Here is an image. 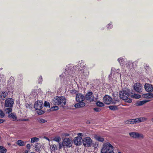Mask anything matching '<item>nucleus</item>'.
<instances>
[{"label": "nucleus", "instance_id": "1", "mask_svg": "<svg viewBox=\"0 0 153 153\" xmlns=\"http://www.w3.org/2000/svg\"><path fill=\"white\" fill-rule=\"evenodd\" d=\"M129 95V91L127 89L123 90L119 93L120 98L125 100V102L128 103L132 102V100L128 98Z\"/></svg>", "mask_w": 153, "mask_h": 153}, {"label": "nucleus", "instance_id": "2", "mask_svg": "<svg viewBox=\"0 0 153 153\" xmlns=\"http://www.w3.org/2000/svg\"><path fill=\"white\" fill-rule=\"evenodd\" d=\"M53 103L55 105H61L62 106H64L66 103V100L63 97L56 96L53 99Z\"/></svg>", "mask_w": 153, "mask_h": 153}, {"label": "nucleus", "instance_id": "3", "mask_svg": "<svg viewBox=\"0 0 153 153\" xmlns=\"http://www.w3.org/2000/svg\"><path fill=\"white\" fill-rule=\"evenodd\" d=\"M101 153H114L112 146L109 143H105L102 149Z\"/></svg>", "mask_w": 153, "mask_h": 153}, {"label": "nucleus", "instance_id": "4", "mask_svg": "<svg viewBox=\"0 0 153 153\" xmlns=\"http://www.w3.org/2000/svg\"><path fill=\"white\" fill-rule=\"evenodd\" d=\"M43 105V102L41 101H37L34 104V108L38 110L37 113L39 114H42L44 113V111L41 110Z\"/></svg>", "mask_w": 153, "mask_h": 153}, {"label": "nucleus", "instance_id": "5", "mask_svg": "<svg viewBox=\"0 0 153 153\" xmlns=\"http://www.w3.org/2000/svg\"><path fill=\"white\" fill-rule=\"evenodd\" d=\"M112 98L110 96L106 95L103 97V101L107 105H109L112 103L114 104H116L117 103H119V101L117 100L115 102L112 101Z\"/></svg>", "mask_w": 153, "mask_h": 153}, {"label": "nucleus", "instance_id": "6", "mask_svg": "<svg viewBox=\"0 0 153 153\" xmlns=\"http://www.w3.org/2000/svg\"><path fill=\"white\" fill-rule=\"evenodd\" d=\"M85 64L83 62L79 63L76 66V69L78 71L80 70V71H79V72L80 73L82 74L83 73L84 75H88L89 74V72L87 71L86 73H85L84 72V71L83 70V69L85 67Z\"/></svg>", "mask_w": 153, "mask_h": 153}, {"label": "nucleus", "instance_id": "7", "mask_svg": "<svg viewBox=\"0 0 153 153\" xmlns=\"http://www.w3.org/2000/svg\"><path fill=\"white\" fill-rule=\"evenodd\" d=\"M129 135L131 137L135 139H142L144 137V136L143 134L137 132H130L129 133Z\"/></svg>", "mask_w": 153, "mask_h": 153}, {"label": "nucleus", "instance_id": "8", "mask_svg": "<svg viewBox=\"0 0 153 153\" xmlns=\"http://www.w3.org/2000/svg\"><path fill=\"white\" fill-rule=\"evenodd\" d=\"M97 97V95H96ZM85 98L88 101L91 102L97 100V97L95 98L91 92H89L86 94Z\"/></svg>", "mask_w": 153, "mask_h": 153}, {"label": "nucleus", "instance_id": "9", "mask_svg": "<svg viewBox=\"0 0 153 153\" xmlns=\"http://www.w3.org/2000/svg\"><path fill=\"white\" fill-rule=\"evenodd\" d=\"M92 143V140L89 137H87L85 138L83 140V145L85 146H91Z\"/></svg>", "mask_w": 153, "mask_h": 153}, {"label": "nucleus", "instance_id": "10", "mask_svg": "<svg viewBox=\"0 0 153 153\" xmlns=\"http://www.w3.org/2000/svg\"><path fill=\"white\" fill-rule=\"evenodd\" d=\"M72 141L71 139L66 138L64 139L63 144L64 146H65L67 147H70L72 146Z\"/></svg>", "mask_w": 153, "mask_h": 153}, {"label": "nucleus", "instance_id": "11", "mask_svg": "<svg viewBox=\"0 0 153 153\" xmlns=\"http://www.w3.org/2000/svg\"><path fill=\"white\" fill-rule=\"evenodd\" d=\"M134 90L137 92L140 93L142 92V86L139 83H137L134 85Z\"/></svg>", "mask_w": 153, "mask_h": 153}, {"label": "nucleus", "instance_id": "12", "mask_svg": "<svg viewBox=\"0 0 153 153\" xmlns=\"http://www.w3.org/2000/svg\"><path fill=\"white\" fill-rule=\"evenodd\" d=\"M14 103L13 100L11 98H8L5 101V105L6 107L11 108L13 106Z\"/></svg>", "mask_w": 153, "mask_h": 153}, {"label": "nucleus", "instance_id": "13", "mask_svg": "<svg viewBox=\"0 0 153 153\" xmlns=\"http://www.w3.org/2000/svg\"><path fill=\"white\" fill-rule=\"evenodd\" d=\"M85 98L84 96L82 94L79 93L76 94V100L77 102H82Z\"/></svg>", "mask_w": 153, "mask_h": 153}, {"label": "nucleus", "instance_id": "14", "mask_svg": "<svg viewBox=\"0 0 153 153\" xmlns=\"http://www.w3.org/2000/svg\"><path fill=\"white\" fill-rule=\"evenodd\" d=\"M144 88L148 92H151L153 91V86L151 84L146 83L144 85Z\"/></svg>", "mask_w": 153, "mask_h": 153}, {"label": "nucleus", "instance_id": "15", "mask_svg": "<svg viewBox=\"0 0 153 153\" xmlns=\"http://www.w3.org/2000/svg\"><path fill=\"white\" fill-rule=\"evenodd\" d=\"M82 140L80 137H75L74 140V142L76 145L79 146L81 144Z\"/></svg>", "mask_w": 153, "mask_h": 153}, {"label": "nucleus", "instance_id": "16", "mask_svg": "<svg viewBox=\"0 0 153 153\" xmlns=\"http://www.w3.org/2000/svg\"><path fill=\"white\" fill-rule=\"evenodd\" d=\"M8 94V92L7 91H3L0 92V98L3 100H4Z\"/></svg>", "mask_w": 153, "mask_h": 153}, {"label": "nucleus", "instance_id": "17", "mask_svg": "<svg viewBox=\"0 0 153 153\" xmlns=\"http://www.w3.org/2000/svg\"><path fill=\"white\" fill-rule=\"evenodd\" d=\"M74 105V107L76 108H80L84 107L85 106V102H79Z\"/></svg>", "mask_w": 153, "mask_h": 153}, {"label": "nucleus", "instance_id": "18", "mask_svg": "<svg viewBox=\"0 0 153 153\" xmlns=\"http://www.w3.org/2000/svg\"><path fill=\"white\" fill-rule=\"evenodd\" d=\"M34 147L36 151L39 152L40 151V149L41 148V146L40 144L39 143H36L34 145Z\"/></svg>", "mask_w": 153, "mask_h": 153}, {"label": "nucleus", "instance_id": "19", "mask_svg": "<svg viewBox=\"0 0 153 153\" xmlns=\"http://www.w3.org/2000/svg\"><path fill=\"white\" fill-rule=\"evenodd\" d=\"M58 149L57 147L55 144H53L51 146V153H55V151Z\"/></svg>", "mask_w": 153, "mask_h": 153}, {"label": "nucleus", "instance_id": "20", "mask_svg": "<svg viewBox=\"0 0 153 153\" xmlns=\"http://www.w3.org/2000/svg\"><path fill=\"white\" fill-rule=\"evenodd\" d=\"M94 137L97 140L100 142H103L104 140L103 138L99 135H95Z\"/></svg>", "mask_w": 153, "mask_h": 153}, {"label": "nucleus", "instance_id": "21", "mask_svg": "<svg viewBox=\"0 0 153 153\" xmlns=\"http://www.w3.org/2000/svg\"><path fill=\"white\" fill-rule=\"evenodd\" d=\"M143 97L147 99H150L153 97V94L152 93H147L143 94Z\"/></svg>", "mask_w": 153, "mask_h": 153}, {"label": "nucleus", "instance_id": "22", "mask_svg": "<svg viewBox=\"0 0 153 153\" xmlns=\"http://www.w3.org/2000/svg\"><path fill=\"white\" fill-rule=\"evenodd\" d=\"M147 119L146 117H140L136 118L137 122V123H139L140 122H144L147 120Z\"/></svg>", "mask_w": 153, "mask_h": 153}, {"label": "nucleus", "instance_id": "23", "mask_svg": "<svg viewBox=\"0 0 153 153\" xmlns=\"http://www.w3.org/2000/svg\"><path fill=\"white\" fill-rule=\"evenodd\" d=\"M26 142L22 141L21 140H19L17 141L16 144L19 146H23L25 145Z\"/></svg>", "mask_w": 153, "mask_h": 153}, {"label": "nucleus", "instance_id": "24", "mask_svg": "<svg viewBox=\"0 0 153 153\" xmlns=\"http://www.w3.org/2000/svg\"><path fill=\"white\" fill-rule=\"evenodd\" d=\"M117 103L118 104V105H112L109 106L108 107L110 109L112 110H117V106L120 104V102L119 103ZM117 104V103L116 104Z\"/></svg>", "mask_w": 153, "mask_h": 153}, {"label": "nucleus", "instance_id": "25", "mask_svg": "<svg viewBox=\"0 0 153 153\" xmlns=\"http://www.w3.org/2000/svg\"><path fill=\"white\" fill-rule=\"evenodd\" d=\"M39 140V138L37 137H33L31 138V142L33 143L35 142H38Z\"/></svg>", "mask_w": 153, "mask_h": 153}, {"label": "nucleus", "instance_id": "26", "mask_svg": "<svg viewBox=\"0 0 153 153\" xmlns=\"http://www.w3.org/2000/svg\"><path fill=\"white\" fill-rule=\"evenodd\" d=\"M7 149L2 146H0V152L1 153H6Z\"/></svg>", "mask_w": 153, "mask_h": 153}, {"label": "nucleus", "instance_id": "27", "mask_svg": "<svg viewBox=\"0 0 153 153\" xmlns=\"http://www.w3.org/2000/svg\"><path fill=\"white\" fill-rule=\"evenodd\" d=\"M129 122L130 124H131L137 123L136 118L135 119H129Z\"/></svg>", "mask_w": 153, "mask_h": 153}, {"label": "nucleus", "instance_id": "28", "mask_svg": "<svg viewBox=\"0 0 153 153\" xmlns=\"http://www.w3.org/2000/svg\"><path fill=\"white\" fill-rule=\"evenodd\" d=\"M96 105L97 106H99V107H102L104 106V104L102 103V102H101L100 101H97L96 103Z\"/></svg>", "mask_w": 153, "mask_h": 153}, {"label": "nucleus", "instance_id": "29", "mask_svg": "<svg viewBox=\"0 0 153 153\" xmlns=\"http://www.w3.org/2000/svg\"><path fill=\"white\" fill-rule=\"evenodd\" d=\"M131 62H128L127 63H126V67L128 69H129L131 68Z\"/></svg>", "mask_w": 153, "mask_h": 153}, {"label": "nucleus", "instance_id": "30", "mask_svg": "<svg viewBox=\"0 0 153 153\" xmlns=\"http://www.w3.org/2000/svg\"><path fill=\"white\" fill-rule=\"evenodd\" d=\"M61 138L59 137H54L53 140L55 141H56L57 142H59L61 141Z\"/></svg>", "mask_w": 153, "mask_h": 153}, {"label": "nucleus", "instance_id": "31", "mask_svg": "<svg viewBox=\"0 0 153 153\" xmlns=\"http://www.w3.org/2000/svg\"><path fill=\"white\" fill-rule=\"evenodd\" d=\"M12 109L11 107L9 108H6L5 109V111L6 113H9L11 112Z\"/></svg>", "mask_w": 153, "mask_h": 153}, {"label": "nucleus", "instance_id": "32", "mask_svg": "<svg viewBox=\"0 0 153 153\" xmlns=\"http://www.w3.org/2000/svg\"><path fill=\"white\" fill-rule=\"evenodd\" d=\"M47 120H45L43 118H40L38 120V122L41 123H43L47 122Z\"/></svg>", "mask_w": 153, "mask_h": 153}, {"label": "nucleus", "instance_id": "33", "mask_svg": "<svg viewBox=\"0 0 153 153\" xmlns=\"http://www.w3.org/2000/svg\"><path fill=\"white\" fill-rule=\"evenodd\" d=\"M132 96L133 98L137 99H139L141 97V96L140 95L137 94H134L133 95H132Z\"/></svg>", "mask_w": 153, "mask_h": 153}, {"label": "nucleus", "instance_id": "34", "mask_svg": "<svg viewBox=\"0 0 153 153\" xmlns=\"http://www.w3.org/2000/svg\"><path fill=\"white\" fill-rule=\"evenodd\" d=\"M146 102L144 101H140L139 102H138L137 103V104L138 105H141Z\"/></svg>", "mask_w": 153, "mask_h": 153}, {"label": "nucleus", "instance_id": "35", "mask_svg": "<svg viewBox=\"0 0 153 153\" xmlns=\"http://www.w3.org/2000/svg\"><path fill=\"white\" fill-rule=\"evenodd\" d=\"M5 116V114L4 112L0 109V117L3 118Z\"/></svg>", "mask_w": 153, "mask_h": 153}, {"label": "nucleus", "instance_id": "36", "mask_svg": "<svg viewBox=\"0 0 153 153\" xmlns=\"http://www.w3.org/2000/svg\"><path fill=\"white\" fill-rule=\"evenodd\" d=\"M118 61L120 64V65H122L123 64L124 60L122 58H119L118 59Z\"/></svg>", "mask_w": 153, "mask_h": 153}, {"label": "nucleus", "instance_id": "37", "mask_svg": "<svg viewBox=\"0 0 153 153\" xmlns=\"http://www.w3.org/2000/svg\"><path fill=\"white\" fill-rule=\"evenodd\" d=\"M58 106H54L53 107H51V110H53V111H56V110H57L58 109Z\"/></svg>", "mask_w": 153, "mask_h": 153}, {"label": "nucleus", "instance_id": "38", "mask_svg": "<svg viewBox=\"0 0 153 153\" xmlns=\"http://www.w3.org/2000/svg\"><path fill=\"white\" fill-rule=\"evenodd\" d=\"M10 117L14 119H16V115L13 113H11L10 115Z\"/></svg>", "mask_w": 153, "mask_h": 153}, {"label": "nucleus", "instance_id": "39", "mask_svg": "<svg viewBox=\"0 0 153 153\" xmlns=\"http://www.w3.org/2000/svg\"><path fill=\"white\" fill-rule=\"evenodd\" d=\"M91 144L92 146L94 147L95 148H97L98 146V144L97 143H91Z\"/></svg>", "mask_w": 153, "mask_h": 153}, {"label": "nucleus", "instance_id": "40", "mask_svg": "<svg viewBox=\"0 0 153 153\" xmlns=\"http://www.w3.org/2000/svg\"><path fill=\"white\" fill-rule=\"evenodd\" d=\"M44 105L46 107H50V104L49 102H47L46 101H45L44 103Z\"/></svg>", "mask_w": 153, "mask_h": 153}, {"label": "nucleus", "instance_id": "41", "mask_svg": "<svg viewBox=\"0 0 153 153\" xmlns=\"http://www.w3.org/2000/svg\"><path fill=\"white\" fill-rule=\"evenodd\" d=\"M39 83H41L42 81V76H40L39 77V78L38 80Z\"/></svg>", "mask_w": 153, "mask_h": 153}, {"label": "nucleus", "instance_id": "42", "mask_svg": "<svg viewBox=\"0 0 153 153\" xmlns=\"http://www.w3.org/2000/svg\"><path fill=\"white\" fill-rule=\"evenodd\" d=\"M94 110L96 112H100L101 111V109L99 108H94Z\"/></svg>", "mask_w": 153, "mask_h": 153}, {"label": "nucleus", "instance_id": "43", "mask_svg": "<svg viewBox=\"0 0 153 153\" xmlns=\"http://www.w3.org/2000/svg\"><path fill=\"white\" fill-rule=\"evenodd\" d=\"M107 27L108 28V30L111 29L112 27V24H108L107 26Z\"/></svg>", "mask_w": 153, "mask_h": 153}, {"label": "nucleus", "instance_id": "44", "mask_svg": "<svg viewBox=\"0 0 153 153\" xmlns=\"http://www.w3.org/2000/svg\"><path fill=\"white\" fill-rule=\"evenodd\" d=\"M26 147L28 149H29V150L30 149V144H27V145L26 146Z\"/></svg>", "mask_w": 153, "mask_h": 153}, {"label": "nucleus", "instance_id": "45", "mask_svg": "<svg viewBox=\"0 0 153 153\" xmlns=\"http://www.w3.org/2000/svg\"><path fill=\"white\" fill-rule=\"evenodd\" d=\"M25 106L27 108H30V105L28 103H27L26 104Z\"/></svg>", "mask_w": 153, "mask_h": 153}, {"label": "nucleus", "instance_id": "46", "mask_svg": "<svg viewBox=\"0 0 153 153\" xmlns=\"http://www.w3.org/2000/svg\"><path fill=\"white\" fill-rule=\"evenodd\" d=\"M59 148L60 149H61L62 147L63 146H64L63 144L62 143V144L61 143H59Z\"/></svg>", "mask_w": 153, "mask_h": 153}, {"label": "nucleus", "instance_id": "47", "mask_svg": "<svg viewBox=\"0 0 153 153\" xmlns=\"http://www.w3.org/2000/svg\"><path fill=\"white\" fill-rule=\"evenodd\" d=\"M129 120H127L125 121V123L126 124H130Z\"/></svg>", "mask_w": 153, "mask_h": 153}, {"label": "nucleus", "instance_id": "48", "mask_svg": "<svg viewBox=\"0 0 153 153\" xmlns=\"http://www.w3.org/2000/svg\"><path fill=\"white\" fill-rule=\"evenodd\" d=\"M78 135V137H80L82 136L83 135V134L82 133H79L77 134Z\"/></svg>", "mask_w": 153, "mask_h": 153}, {"label": "nucleus", "instance_id": "49", "mask_svg": "<svg viewBox=\"0 0 153 153\" xmlns=\"http://www.w3.org/2000/svg\"><path fill=\"white\" fill-rule=\"evenodd\" d=\"M120 71L119 69H117L116 70V73H119L120 72Z\"/></svg>", "mask_w": 153, "mask_h": 153}, {"label": "nucleus", "instance_id": "50", "mask_svg": "<svg viewBox=\"0 0 153 153\" xmlns=\"http://www.w3.org/2000/svg\"><path fill=\"white\" fill-rule=\"evenodd\" d=\"M4 122L3 120L2 119H0V123H3Z\"/></svg>", "mask_w": 153, "mask_h": 153}, {"label": "nucleus", "instance_id": "51", "mask_svg": "<svg viewBox=\"0 0 153 153\" xmlns=\"http://www.w3.org/2000/svg\"><path fill=\"white\" fill-rule=\"evenodd\" d=\"M23 121H27L28 120V119H24L23 120H22Z\"/></svg>", "mask_w": 153, "mask_h": 153}, {"label": "nucleus", "instance_id": "52", "mask_svg": "<svg viewBox=\"0 0 153 153\" xmlns=\"http://www.w3.org/2000/svg\"><path fill=\"white\" fill-rule=\"evenodd\" d=\"M11 79L13 80V77H11L9 80V81H11Z\"/></svg>", "mask_w": 153, "mask_h": 153}, {"label": "nucleus", "instance_id": "53", "mask_svg": "<svg viewBox=\"0 0 153 153\" xmlns=\"http://www.w3.org/2000/svg\"><path fill=\"white\" fill-rule=\"evenodd\" d=\"M115 70V69L114 68H112L111 69V71H114V70Z\"/></svg>", "mask_w": 153, "mask_h": 153}, {"label": "nucleus", "instance_id": "54", "mask_svg": "<svg viewBox=\"0 0 153 153\" xmlns=\"http://www.w3.org/2000/svg\"><path fill=\"white\" fill-rule=\"evenodd\" d=\"M25 153H28V151L27 150L25 151Z\"/></svg>", "mask_w": 153, "mask_h": 153}, {"label": "nucleus", "instance_id": "55", "mask_svg": "<svg viewBox=\"0 0 153 153\" xmlns=\"http://www.w3.org/2000/svg\"><path fill=\"white\" fill-rule=\"evenodd\" d=\"M151 120L153 122V118H152Z\"/></svg>", "mask_w": 153, "mask_h": 153}, {"label": "nucleus", "instance_id": "56", "mask_svg": "<svg viewBox=\"0 0 153 153\" xmlns=\"http://www.w3.org/2000/svg\"><path fill=\"white\" fill-rule=\"evenodd\" d=\"M134 62H133V63H132V65H134Z\"/></svg>", "mask_w": 153, "mask_h": 153}, {"label": "nucleus", "instance_id": "57", "mask_svg": "<svg viewBox=\"0 0 153 153\" xmlns=\"http://www.w3.org/2000/svg\"><path fill=\"white\" fill-rule=\"evenodd\" d=\"M47 140H49V139H48V138H47Z\"/></svg>", "mask_w": 153, "mask_h": 153}, {"label": "nucleus", "instance_id": "58", "mask_svg": "<svg viewBox=\"0 0 153 153\" xmlns=\"http://www.w3.org/2000/svg\"><path fill=\"white\" fill-rule=\"evenodd\" d=\"M31 153H35V152H31Z\"/></svg>", "mask_w": 153, "mask_h": 153}, {"label": "nucleus", "instance_id": "59", "mask_svg": "<svg viewBox=\"0 0 153 153\" xmlns=\"http://www.w3.org/2000/svg\"><path fill=\"white\" fill-rule=\"evenodd\" d=\"M118 153H121L120 152H119Z\"/></svg>", "mask_w": 153, "mask_h": 153}, {"label": "nucleus", "instance_id": "60", "mask_svg": "<svg viewBox=\"0 0 153 153\" xmlns=\"http://www.w3.org/2000/svg\"><path fill=\"white\" fill-rule=\"evenodd\" d=\"M119 75H120V74H119Z\"/></svg>", "mask_w": 153, "mask_h": 153}, {"label": "nucleus", "instance_id": "61", "mask_svg": "<svg viewBox=\"0 0 153 153\" xmlns=\"http://www.w3.org/2000/svg\"><path fill=\"white\" fill-rule=\"evenodd\" d=\"M69 75H71L70 74H69Z\"/></svg>", "mask_w": 153, "mask_h": 153}]
</instances>
